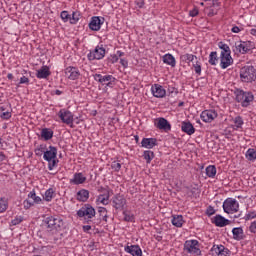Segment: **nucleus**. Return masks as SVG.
Masks as SVG:
<instances>
[{"label":"nucleus","instance_id":"3c124183","mask_svg":"<svg viewBox=\"0 0 256 256\" xmlns=\"http://www.w3.org/2000/svg\"><path fill=\"white\" fill-rule=\"evenodd\" d=\"M12 225H19L20 223H23V216H16L12 221Z\"/></svg>","mask_w":256,"mask_h":256},{"label":"nucleus","instance_id":"6e6d98bb","mask_svg":"<svg viewBox=\"0 0 256 256\" xmlns=\"http://www.w3.org/2000/svg\"><path fill=\"white\" fill-rule=\"evenodd\" d=\"M20 85H29V78H27V76H22L20 78Z\"/></svg>","mask_w":256,"mask_h":256},{"label":"nucleus","instance_id":"37998d69","mask_svg":"<svg viewBox=\"0 0 256 256\" xmlns=\"http://www.w3.org/2000/svg\"><path fill=\"white\" fill-rule=\"evenodd\" d=\"M80 14L79 12H73L72 15H70V23L71 25H75L79 22Z\"/></svg>","mask_w":256,"mask_h":256},{"label":"nucleus","instance_id":"b1692460","mask_svg":"<svg viewBox=\"0 0 256 256\" xmlns=\"http://www.w3.org/2000/svg\"><path fill=\"white\" fill-rule=\"evenodd\" d=\"M124 251L132 256H143V251L141 250V247H139V245L126 246L124 248Z\"/></svg>","mask_w":256,"mask_h":256},{"label":"nucleus","instance_id":"7ed1b4c3","mask_svg":"<svg viewBox=\"0 0 256 256\" xmlns=\"http://www.w3.org/2000/svg\"><path fill=\"white\" fill-rule=\"evenodd\" d=\"M240 81H242V83H253L254 81H256L255 66H243L240 69Z\"/></svg>","mask_w":256,"mask_h":256},{"label":"nucleus","instance_id":"aec40b11","mask_svg":"<svg viewBox=\"0 0 256 256\" xmlns=\"http://www.w3.org/2000/svg\"><path fill=\"white\" fill-rule=\"evenodd\" d=\"M85 181H87V177L85 175H83V173H81V172H76L73 175V178L70 179V184L71 185H83V183H85Z\"/></svg>","mask_w":256,"mask_h":256},{"label":"nucleus","instance_id":"c9c22d12","mask_svg":"<svg viewBox=\"0 0 256 256\" xmlns=\"http://www.w3.org/2000/svg\"><path fill=\"white\" fill-rule=\"evenodd\" d=\"M143 158L145 159L146 163L149 164L153 159H155V153L151 150H145L143 152Z\"/></svg>","mask_w":256,"mask_h":256},{"label":"nucleus","instance_id":"69168bd1","mask_svg":"<svg viewBox=\"0 0 256 256\" xmlns=\"http://www.w3.org/2000/svg\"><path fill=\"white\" fill-rule=\"evenodd\" d=\"M83 231H85V232L91 231V226L90 225L83 226Z\"/></svg>","mask_w":256,"mask_h":256},{"label":"nucleus","instance_id":"a19ab883","mask_svg":"<svg viewBox=\"0 0 256 256\" xmlns=\"http://www.w3.org/2000/svg\"><path fill=\"white\" fill-rule=\"evenodd\" d=\"M53 197H55V190H53V188H49L48 190H46L44 194L45 201H52Z\"/></svg>","mask_w":256,"mask_h":256},{"label":"nucleus","instance_id":"a211bd4d","mask_svg":"<svg viewBox=\"0 0 256 256\" xmlns=\"http://www.w3.org/2000/svg\"><path fill=\"white\" fill-rule=\"evenodd\" d=\"M152 94L157 99H163L165 95H167V91L163 88V86L159 84H154L151 88Z\"/></svg>","mask_w":256,"mask_h":256},{"label":"nucleus","instance_id":"393cba45","mask_svg":"<svg viewBox=\"0 0 256 256\" xmlns=\"http://www.w3.org/2000/svg\"><path fill=\"white\" fill-rule=\"evenodd\" d=\"M212 223L216 225V227H227L229 225V220L225 219V217L217 214L213 219Z\"/></svg>","mask_w":256,"mask_h":256},{"label":"nucleus","instance_id":"49530a36","mask_svg":"<svg viewBox=\"0 0 256 256\" xmlns=\"http://www.w3.org/2000/svg\"><path fill=\"white\" fill-rule=\"evenodd\" d=\"M111 169H113V171H115L116 173H119V171H121V163L113 161L111 164Z\"/></svg>","mask_w":256,"mask_h":256},{"label":"nucleus","instance_id":"e2e57ef3","mask_svg":"<svg viewBox=\"0 0 256 256\" xmlns=\"http://www.w3.org/2000/svg\"><path fill=\"white\" fill-rule=\"evenodd\" d=\"M5 159H7V156H5V153L0 152V162L5 161Z\"/></svg>","mask_w":256,"mask_h":256},{"label":"nucleus","instance_id":"5701e85b","mask_svg":"<svg viewBox=\"0 0 256 256\" xmlns=\"http://www.w3.org/2000/svg\"><path fill=\"white\" fill-rule=\"evenodd\" d=\"M231 65H233V57H231V54L220 56L221 69H227V67H231Z\"/></svg>","mask_w":256,"mask_h":256},{"label":"nucleus","instance_id":"473e14b6","mask_svg":"<svg viewBox=\"0 0 256 256\" xmlns=\"http://www.w3.org/2000/svg\"><path fill=\"white\" fill-rule=\"evenodd\" d=\"M41 137L44 141H49L53 139V130L49 128H43L41 130Z\"/></svg>","mask_w":256,"mask_h":256},{"label":"nucleus","instance_id":"20e7f679","mask_svg":"<svg viewBox=\"0 0 256 256\" xmlns=\"http://www.w3.org/2000/svg\"><path fill=\"white\" fill-rule=\"evenodd\" d=\"M237 103H241L242 107H249L255 96L252 92H245L242 89H236L234 91Z\"/></svg>","mask_w":256,"mask_h":256},{"label":"nucleus","instance_id":"4d7b16f0","mask_svg":"<svg viewBox=\"0 0 256 256\" xmlns=\"http://www.w3.org/2000/svg\"><path fill=\"white\" fill-rule=\"evenodd\" d=\"M250 233H256V221L251 222L249 226Z\"/></svg>","mask_w":256,"mask_h":256},{"label":"nucleus","instance_id":"ea45409f","mask_svg":"<svg viewBox=\"0 0 256 256\" xmlns=\"http://www.w3.org/2000/svg\"><path fill=\"white\" fill-rule=\"evenodd\" d=\"M9 209V202L6 198H0V213H5Z\"/></svg>","mask_w":256,"mask_h":256},{"label":"nucleus","instance_id":"774afa93","mask_svg":"<svg viewBox=\"0 0 256 256\" xmlns=\"http://www.w3.org/2000/svg\"><path fill=\"white\" fill-rule=\"evenodd\" d=\"M250 33H251L252 35H256V29H255V28L251 29V30H250Z\"/></svg>","mask_w":256,"mask_h":256},{"label":"nucleus","instance_id":"79ce46f5","mask_svg":"<svg viewBox=\"0 0 256 256\" xmlns=\"http://www.w3.org/2000/svg\"><path fill=\"white\" fill-rule=\"evenodd\" d=\"M217 61H219V58L217 57V52H211L209 55L208 63L210 65H217Z\"/></svg>","mask_w":256,"mask_h":256},{"label":"nucleus","instance_id":"cd10ccee","mask_svg":"<svg viewBox=\"0 0 256 256\" xmlns=\"http://www.w3.org/2000/svg\"><path fill=\"white\" fill-rule=\"evenodd\" d=\"M77 201H80L81 203H85L89 199V190L81 189L76 194Z\"/></svg>","mask_w":256,"mask_h":256},{"label":"nucleus","instance_id":"864d4df0","mask_svg":"<svg viewBox=\"0 0 256 256\" xmlns=\"http://www.w3.org/2000/svg\"><path fill=\"white\" fill-rule=\"evenodd\" d=\"M206 215H208V217L215 215V208H213V206H208L206 209Z\"/></svg>","mask_w":256,"mask_h":256},{"label":"nucleus","instance_id":"4468645a","mask_svg":"<svg viewBox=\"0 0 256 256\" xmlns=\"http://www.w3.org/2000/svg\"><path fill=\"white\" fill-rule=\"evenodd\" d=\"M65 77L70 79V81H77L81 77V72H79V68L69 66L65 69Z\"/></svg>","mask_w":256,"mask_h":256},{"label":"nucleus","instance_id":"dca6fc26","mask_svg":"<svg viewBox=\"0 0 256 256\" xmlns=\"http://www.w3.org/2000/svg\"><path fill=\"white\" fill-rule=\"evenodd\" d=\"M210 251L212 255L218 256H229L231 253V250H229L223 245H213Z\"/></svg>","mask_w":256,"mask_h":256},{"label":"nucleus","instance_id":"052dcab7","mask_svg":"<svg viewBox=\"0 0 256 256\" xmlns=\"http://www.w3.org/2000/svg\"><path fill=\"white\" fill-rule=\"evenodd\" d=\"M111 57V63H117V61H119V56H117V54H114Z\"/></svg>","mask_w":256,"mask_h":256},{"label":"nucleus","instance_id":"09e8293b","mask_svg":"<svg viewBox=\"0 0 256 256\" xmlns=\"http://www.w3.org/2000/svg\"><path fill=\"white\" fill-rule=\"evenodd\" d=\"M45 153V146L44 145H40L38 148L35 149V154L38 157H41V155H43Z\"/></svg>","mask_w":256,"mask_h":256},{"label":"nucleus","instance_id":"4be33fe9","mask_svg":"<svg viewBox=\"0 0 256 256\" xmlns=\"http://www.w3.org/2000/svg\"><path fill=\"white\" fill-rule=\"evenodd\" d=\"M37 79H49L51 77V70L49 66H42L40 69L36 71Z\"/></svg>","mask_w":256,"mask_h":256},{"label":"nucleus","instance_id":"2f4dec72","mask_svg":"<svg viewBox=\"0 0 256 256\" xmlns=\"http://www.w3.org/2000/svg\"><path fill=\"white\" fill-rule=\"evenodd\" d=\"M171 223L172 225H174V227H178V228L183 227V224L185 223V220H183V215L172 216Z\"/></svg>","mask_w":256,"mask_h":256},{"label":"nucleus","instance_id":"7c9ffc66","mask_svg":"<svg viewBox=\"0 0 256 256\" xmlns=\"http://www.w3.org/2000/svg\"><path fill=\"white\" fill-rule=\"evenodd\" d=\"M162 61L165 63V65H170V67H175V65H177L175 57L169 53L163 56Z\"/></svg>","mask_w":256,"mask_h":256},{"label":"nucleus","instance_id":"423d86ee","mask_svg":"<svg viewBox=\"0 0 256 256\" xmlns=\"http://www.w3.org/2000/svg\"><path fill=\"white\" fill-rule=\"evenodd\" d=\"M222 207L224 213H227L228 215L231 213H237L239 211V202H237L234 198H227L223 202Z\"/></svg>","mask_w":256,"mask_h":256},{"label":"nucleus","instance_id":"f3484780","mask_svg":"<svg viewBox=\"0 0 256 256\" xmlns=\"http://www.w3.org/2000/svg\"><path fill=\"white\" fill-rule=\"evenodd\" d=\"M154 125L157 129H160V131H171V124L163 117L157 118Z\"/></svg>","mask_w":256,"mask_h":256},{"label":"nucleus","instance_id":"1a4fd4ad","mask_svg":"<svg viewBox=\"0 0 256 256\" xmlns=\"http://www.w3.org/2000/svg\"><path fill=\"white\" fill-rule=\"evenodd\" d=\"M41 201H42L41 197L37 196V194L35 193V190H32L28 194V199L24 200V203H23L24 208L31 209V207H33V205H39V203H41Z\"/></svg>","mask_w":256,"mask_h":256},{"label":"nucleus","instance_id":"a878e982","mask_svg":"<svg viewBox=\"0 0 256 256\" xmlns=\"http://www.w3.org/2000/svg\"><path fill=\"white\" fill-rule=\"evenodd\" d=\"M141 147H144V149H153V147H157V138H143Z\"/></svg>","mask_w":256,"mask_h":256},{"label":"nucleus","instance_id":"c756f323","mask_svg":"<svg viewBox=\"0 0 256 256\" xmlns=\"http://www.w3.org/2000/svg\"><path fill=\"white\" fill-rule=\"evenodd\" d=\"M232 235H233V239H235V241L243 240L244 239L243 228H241V227L233 228Z\"/></svg>","mask_w":256,"mask_h":256},{"label":"nucleus","instance_id":"0e129e2a","mask_svg":"<svg viewBox=\"0 0 256 256\" xmlns=\"http://www.w3.org/2000/svg\"><path fill=\"white\" fill-rule=\"evenodd\" d=\"M116 55H117V57H124L125 56V52H121L120 50H118L116 52Z\"/></svg>","mask_w":256,"mask_h":256},{"label":"nucleus","instance_id":"9b49d317","mask_svg":"<svg viewBox=\"0 0 256 256\" xmlns=\"http://www.w3.org/2000/svg\"><path fill=\"white\" fill-rule=\"evenodd\" d=\"M89 61H95V60H100L105 57V48L103 46H96V48L88 53L87 55Z\"/></svg>","mask_w":256,"mask_h":256},{"label":"nucleus","instance_id":"de8ad7c7","mask_svg":"<svg viewBox=\"0 0 256 256\" xmlns=\"http://www.w3.org/2000/svg\"><path fill=\"white\" fill-rule=\"evenodd\" d=\"M193 67H194V71H195L196 75H201V62L196 61L193 64Z\"/></svg>","mask_w":256,"mask_h":256},{"label":"nucleus","instance_id":"bb28decb","mask_svg":"<svg viewBox=\"0 0 256 256\" xmlns=\"http://www.w3.org/2000/svg\"><path fill=\"white\" fill-rule=\"evenodd\" d=\"M181 129L183 133H186V135H193V133H195V127L189 121H183L181 123Z\"/></svg>","mask_w":256,"mask_h":256},{"label":"nucleus","instance_id":"680f3d73","mask_svg":"<svg viewBox=\"0 0 256 256\" xmlns=\"http://www.w3.org/2000/svg\"><path fill=\"white\" fill-rule=\"evenodd\" d=\"M231 31H232V33H240L241 29L238 26H234V27H232Z\"/></svg>","mask_w":256,"mask_h":256},{"label":"nucleus","instance_id":"13d9d810","mask_svg":"<svg viewBox=\"0 0 256 256\" xmlns=\"http://www.w3.org/2000/svg\"><path fill=\"white\" fill-rule=\"evenodd\" d=\"M98 213H100L101 217H103V215H107V208L99 207L98 208Z\"/></svg>","mask_w":256,"mask_h":256},{"label":"nucleus","instance_id":"0eeeda50","mask_svg":"<svg viewBox=\"0 0 256 256\" xmlns=\"http://www.w3.org/2000/svg\"><path fill=\"white\" fill-rule=\"evenodd\" d=\"M184 251H187L191 255L201 256V249L199 248L198 240H187L184 243Z\"/></svg>","mask_w":256,"mask_h":256},{"label":"nucleus","instance_id":"f257e3e1","mask_svg":"<svg viewBox=\"0 0 256 256\" xmlns=\"http://www.w3.org/2000/svg\"><path fill=\"white\" fill-rule=\"evenodd\" d=\"M43 225L49 235H55L65 227V222L59 216H47L43 220Z\"/></svg>","mask_w":256,"mask_h":256},{"label":"nucleus","instance_id":"ddd939ff","mask_svg":"<svg viewBox=\"0 0 256 256\" xmlns=\"http://www.w3.org/2000/svg\"><path fill=\"white\" fill-rule=\"evenodd\" d=\"M95 81H98V83H101V85H106L107 87H111L115 81V77L113 75H101V74H95L94 75Z\"/></svg>","mask_w":256,"mask_h":256},{"label":"nucleus","instance_id":"338daca9","mask_svg":"<svg viewBox=\"0 0 256 256\" xmlns=\"http://www.w3.org/2000/svg\"><path fill=\"white\" fill-rule=\"evenodd\" d=\"M107 218H108L107 214H104V215L102 216V220L105 221L106 223H107Z\"/></svg>","mask_w":256,"mask_h":256},{"label":"nucleus","instance_id":"a18cd8bd","mask_svg":"<svg viewBox=\"0 0 256 256\" xmlns=\"http://www.w3.org/2000/svg\"><path fill=\"white\" fill-rule=\"evenodd\" d=\"M60 17H61L62 21H64V23H67V21H70V19H71V14H69L68 11H62L60 13Z\"/></svg>","mask_w":256,"mask_h":256},{"label":"nucleus","instance_id":"f704fd0d","mask_svg":"<svg viewBox=\"0 0 256 256\" xmlns=\"http://www.w3.org/2000/svg\"><path fill=\"white\" fill-rule=\"evenodd\" d=\"M218 47H219V49H221L220 56L231 55V48H229V45H227V44H225L223 42H219L218 43Z\"/></svg>","mask_w":256,"mask_h":256},{"label":"nucleus","instance_id":"39448f33","mask_svg":"<svg viewBox=\"0 0 256 256\" xmlns=\"http://www.w3.org/2000/svg\"><path fill=\"white\" fill-rule=\"evenodd\" d=\"M95 208L91 204H85L81 209L77 211L78 217H84L87 220V223L95 217Z\"/></svg>","mask_w":256,"mask_h":256},{"label":"nucleus","instance_id":"bf43d9fd","mask_svg":"<svg viewBox=\"0 0 256 256\" xmlns=\"http://www.w3.org/2000/svg\"><path fill=\"white\" fill-rule=\"evenodd\" d=\"M120 64L122 65V67H124L125 69H127V67L129 66V62L126 59L121 58L120 59Z\"/></svg>","mask_w":256,"mask_h":256},{"label":"nucleus","instance_id":"f03ea898","mask_svg":"<svg viewBox=\"0 0 256 256\" xmlns=\"http://www.w3.org/2000/svg\"><path fill=\"white\" fill-rule=\"evenodd\" d=\"M43 159L48 162L49 171H53V169L57 167V163H59V160L57 159V147L49 146L48 149L44 148Z\"/></svg>","mask_w":256,"mask_h":256},{"label":"nucleus","instance_id":"72a5a7b5","mask_svg":"<svg viewBox=\"0 0 256 256\" xmlns=\"http://www.w3.org/2000/svg\"><path fill=\"white\" fill-rule=\"evenodd\" d=\"M195 59H197V56L190 54V53L182 54L180 56V61H183L184 63H187L188 65H189V63H193V61H195Z\"/></svg>","mask_w":256,"mask_h":256},{"label":"nucleus","instance_id":"5fc2aeb1","mask_svg":"<svg viewBox=\"0 0 256 256\" xmlns=\"http://www.w3.org/2000/svg\"><path fill=\"white\" fill-rule=\"evenodd\" d=\"M190 17H197L199 15V9L197 7H194L192 10L189 11Z\"/></svg>","mask_w":256,"mask_h":256},{"label":"nucleus","instance_id":"c03bdc74","mask_svg":"<svg viewBox=\"0 0 256 256\" xmlns=\"http://www.w3.org/2000/svg\"><path fill=\"white\" fill-rule=\"evenodd\" d=\"M235 127L237 129H241L243 127V118L241 116H237L234 118Z\"/></svg>","mask_w":256,"mask_h":256},{"label":"nucleus","instance_id":"6ab92c4d","mask_svg":"<svg viewBox=\"0 0 256 256\" xmlns=\"http://www.w3.org/2000/svg\"><path fill=\"white\" fill-rule=\"evenodd\" d=\"M103 25V21L99 16H93L89 22V29L91 31H99L101 26Z\"/></svg>","mask_w":256,"mask_h":256},{"label":"nucleus","instance_id":"f8f14e48","mask_svg":"<svg viewBox=\"0 0 256 256\" xmlns=\"http://www.w3.org/2000/svg\"><path fill=\"white\" fill-rule=\"evenodd\" d=\"M58 117L61 119L62 123L70 125V127L73 128V113H71V111L61 109L58 112Z\"/></svg>","mask_w":256,"mask_h":256},{"label":"nucleus","instance_id":"6e6552de","mask_svg":"<svg viewBox=\"0 0 256 256\" xmlns=\"http://www.w3.org/2000/svg\"><path fill=\"white\" fill-rule=\"evenodd\" d=\"M127 206V199L123 194H116L112 197V207L116 211H124Z\"/></svg>","mask_w":256,"mask_h":256},{"label":"nucleus","instance_id":"4c0bfd02","mask_svg":"<svg viewBox=\"0 0 256 256\" xmlns=\"http://www.w3.org/2000/svg\"><path fill=\"white\" fill-rule=\"evenodd\" d=\"M246 159H248V161H256V151L253 148H249L246 151L245 154Z\"/></svg>","mask_w":256,"mask_h":256},{"label":"nucleus","instance_id":"c85d7f7f","mask_svg":"<svg viewBox=\"0 0 256 256\" xmlns=\"http://www.w3.org/2000/svg\"><path fill=\"white\" fill-rule=\"evenodd\" d=\"M7 107H9V105L6 106H0V117L4 120L7 121L9 119H11V110H9Z\"/></svg>","mask_w":256,"mask_h":256},{"label":"nucleus","instance_id":"e433bc0d","mask_svg":"<svg viewBox=\"0 0 256 256\" xmlns=\"http://www.w3.org/2000/svg\"><path fill=\"white\" fill-rule=\"evenodd\" d=\"M124 215V221L127 223H135V215L131 213L130 211L124 210L123 211Z\"/></svg>","mask_w":256,"mask_h":256},{"label":"nucleus","instance_id":"8fccbe9b","mask_svg":"<svg viewBox=\"0 0 256 256\" xmlns=\"http://www.w3.org/2000/svg\"><path fill=\"white\" fill-rule=\"evenodd\" d=\"M244 219L246 221H251V219H256V212L252 211L245 215Z\"/></svg>","mask_w":256,"mask_h":256},{"label":"nucleus","instance_id":"9d476101","mask_svg":"<svg viewBox=\"0 0 256 256\" xmlns=\"http://www.w3.org/2000/svg\"><path fill=\"white\" fill-rule=\"evenodd\" d=\"M232 51L233 53H235V55H245V53L251 51V48H249V43L240 41L234 44V46L232 47Z\"/></svg>","mask_w":256,"mask_h":256},{"label":"nucleus","instance_id":"58836bf2","mask_svg":"<svg viewBox=\"0 0 256 256\" xmlns=\"http://www.w3.org/2000/svg\"><path fill=\"white\" fill-rule=\"evenodd\" d=\"M206 175L210 178L215 177V175H217V168L213 165L206 167Z\"/></svg>","mask_w":256,"mask_h":256},{"label":"nucleus","instance_id":"2eb2a0df","mask_svg":"<svg viewBox=\"0 0 256 256\" xmlns=\"http://www.w3.org/2000/svg\"><path fill=\"white\" fill-rule=\"evenodd\" d=\"M200 117L204 123H211L217 119L218 114L215 110H204L202 111Z\"/></svg>","mask_w":256,"mask_h":256},{"label":"nucleus","instance_id":"412c9836","mask_svg":"<svg viewBox=\"0 0 256 256\" xmlns=\"http://www.w3.org/2000/svg\"><path fill=\"white\" fill-rule=\"evenodd\" d=\"M104 194H100L97 198L98 203H102V205H109V197H111V193L113 190L102 188Z\"/></svg>","mask_w":256,"mask_h":256},{"label":"nucleus","instance_id":"603ef678","mask_svg":"<svg viewBox=\"0 0 256 256\" xmlns=\"http://www.w3.org/2000/svg\"><path fill=\"white\" fill-rule=\"evenodd\" d=\"M168 93L169 95H177V93H179V90L175 88V86H168Z\"/></svg>","mask_w":256,"mask_h":256}]
</instances>
